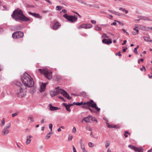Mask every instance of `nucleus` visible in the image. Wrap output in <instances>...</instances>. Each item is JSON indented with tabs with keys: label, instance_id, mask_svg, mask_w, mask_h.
<instances>
[{
	"label": "nucleus",
	"instance_id": "nucleus-51",
	"mask_svg": "<svg viewBox=\"0 0 152 152\" xmlns=\"http://www.w3.org/2000/svg\"><path fill=\"white\" fill-rule=\"evenodd\" d=\"M48 3L50 4L51 5L52 3L49 0H45Z\"/></svg>",
	"mask_w": 152,
	"mask_h": 152
},
{
	"label": "nucleus",
	"instance_id": "nucleus-15",
	"mask_svg": "<svg viewBox=\"0 0 152 152\" xmlns=\"http://www.w3.org/2000/svg\"><path fill=\"white\" fill-rule=\"evenodd\" d=\"M46 85V83H42V85L40 86L41 91L42 92L45 91Z\"/></svg>",
	"mask_w": 152,
	"mask_h": 152
},
{
	"label": "nucleus",
	"instance_id": "nucleus-10",
	"mask_svg": "<svg viewBox=\"0 0 152 152\" xmlns=\"http://www.w3.org/2000/svg\"><path fill=\"white\" fill-rule=\"evenodd\" d=\"M61 26V24L59 22L56 20H54L52 27L53 30H56L59 28Z\"/></svg>",
	"mask_w": 152,
	"mask_h": 152
},
{
	"label": "nucleus",
	"instance_id": "nucleus-19",
	"mask_svg": "<svg viewBox=\"0 0 152 152\" xmlns=\"http://www.w3.org/2000/svg\"><path fill=\"white\" fill-rule=\"evenodd\" d=\"M15 83V85L20 87V88L21 87H23L22 84L20 82L16 81Z\"/></svg>",
	"mask_w": 152,
	"mask_h": 152
},
{
	"label": "nucleus",
	"instance_id": "nucleus-33",
	"mask_svg": "<svg viewBox=\"0 0 152 152\" xmlns=\"http://www.w3.org/2000/svg\"><path fill=\"white\" fill-rule=\"evenodd\" d=\"M88 146L90 148H92L94 146V144L91 142H89L88 143Z\"/></svg>",
	"mask_w": 152,
	"mask_h": 152
},
{
	"label": "nucleus",
	"instance_id": "nucleus-48",
	"mask_svg": "<svg viewBox=\"0 0 152 152\" xmlns=\"http://www.w3.org/2000/svg\"><path fill=\"white\" fill-rule=\"evenodd\" d=\"M143 69H144V70L145 71V68L144 66H142V68H141L140 69V70L141 71H142L143 70Z\"/></svg>",
	"mask_w": 152,
	"mask_h": 152
},
{
	"label": "nucleus",
	"instance_id": "nucleus-53",
	"mask_svg": "<svg viewBox=\"0 0 152 152\" xmlns=\"http://www.w3.org/2000/svg\"><path fill=\"white\" fill-rule=\"evenodd\" d=\"M142 20H148V19L146 17H144V18H143Z\"/></svg>",
	"mask_w": 152,
	"mask_h": 152
},
{
	"label": "nucleus",
	"instance_id": "nucleus-28",
	"mask_svg": "<svg viewBox=\"0 0 152 152\" xmlns=\"http://www.w3.org/2000/svg\"><path fill=\"white\" fill-rule=\"evenodd\" d=\"M88 117H84L82 121H85V122L86 123H88V122H89V121H88Z\"/></svg>",
	"mask_w": 152,
	"mask_h": 152
},
{
	"label": "nucleus",
	"instance_id": "nucleus-39",
	"mask_svg": "<svg viewBox=\"0 0 152 152\" xmlns=\"http://www.w3.org/2000/svg\"><path fill=\"white\" fill-rule=\"evenodd\" d=\"M18 114L19 113L18 112L14 113L12 114V117H14L15 116H16L18 115Z\"/></svg>",
	"mask_w": 152,
	"mask_h": 152
},
{
	"label": "nucleus",
	"instance_id": "nucleus-35",
	"mask_svg": "<svg viewBox=\"0 0 152 152\" xmlns=\"http://www.w3.org/2000/svg\"><path fill=\"white\" fill-rule=\"evenodd\" d=\"M110 143L108 141H106L105 142V147L107 148L110 145Z\"/></svg>",
	"mask_w": 152,
	"mask_h": 152
},
{
	"label": "nucleus",
	"instance_id": "nucleus-45",
	"mask_svg": "<svg viewBox=\"0 0 152 152\" xmlns=\"http://www.w3.org/2000/svg\"><path fill=\"white\" fill-rule=\"evenodd\" d=\"M76 131V129L75 127H73L72 130V132L74 133H75Z\"/></svg>",
	"mask_w": 152,
	"mask_h": 152
},
{
	"label": "nucleus",
	"instance_id": "nucleus-4",
	"mask_svg": "<svg viewBox=\"0 0 152 152\" xmlns=\"http://www.w3.org/2000/svg\"><path fill=\"white\" fill-rule=\"evenodd\" d=\"M38 70L41 75H44L48 80H50L52 78V72L50 70H49L47 68H45L43 69H38Z\"/></svg>",
	"mask_w": 152,
	"mask_h": 152
},
{
	"label": "nucleus",
	"instance_id": "nucleus-3",
	"mask_svg": "<svg viewBox=\"0 0 152 152\" xmlns=\"http://www.w3.org/2000/svg\"><path fill=\"white\" fill-rule=\"evenodd\" d=\"M55 89V90L51 91H50V94L52 97H53L59 94H61L68 99L70 100L71 99V97H70L69 95L67 92L64 90L60 88L59 87H56Z\"/></svg>",
	"mask_w": 152,
	"mask_h": 152
},
{
	"label": "nucleus",
	"instance_id": "nucleus-9",
	"mask_svg": "<svg viewBox=\"0 0 152 152\" xmlns=\"http://www.w3.org/2000/svg\"><path fill=\"white\" fill-rule=\"evenodd\" d=\"M26 88L25 87H21L19 89V91L17 93V94L18 97H23L26 95Z\"/></svg>",
	"mask_w": 152,
	"mask_h": 152
},
{
	"label": "nucleus",
	"instance_id": "nucleus-27",
	"mask_svg": "<svg viewBox=\"0 0 152 152\" xmlns=\"http://www.w3.org/2000/svg\"><path fill=\"white\" fill-rule=\"evenodd\" d=\"M80 148L82 150L83 152H87V151L85 149V146L84 145L81 146Z\"/></svg>",
	"mask_w": 152,
	"mask_h": 152
},
{
	"label": "nucleus",
	"instance_id": "nucleus-52",
	"mask_svg": "<svg viewBox=\"0 0 152 152\" xmlns=\"http://www.w3.org/2000/svg\"><path fill=\"white\" fill-rule=\"evenodd\" d=\"M114 12V14H115L116 15H120V14L119 12H116L115 11L114 12Z\"/></svg>",
	"mask_w": 152,
	"mask_h": 152
},
{
	"label": "nucleus",
	"instance_id": "nucleus-23",
	"mask_svg": "<svg viewBox=\"0 0 152 152\" xmlns=\"http://www.w3.org/2000/svg\"><path fill=\"white\" fill-rule=\"evenodd\" d=\"M143 38L144 40L146 41L151 42L152 41V40L150 39V38L148 37H144Z\"/></svg>",
	"mask_w": 152,
	"mask_h": 152
},
{
	"label": "nucleus",
	"instance_id": "nucleus-44",
	"mask_svg": "<svg viewBox=\"0 0 152 152\" xmlns=\"http://www.w3.org/2000/svg\"><path fill=\"white\" fill-rule=\"evenodd\" d=\"M93 7L97 8H99V6L98 5L93 4Z\"/></svg>",
	"mask_w": 152,
	"mask_h": 152
},
{
	"label": "nucleus",
	"instance_id": "nucleus-18",
	"mask_svg": "<svg viewBox=\"0 0 152 152\" xmlns=\"http://www.w3.org/2000/svg\"><path fill=\"white\" fill-rule=\"evenodd\" d=\"M92 27V26L90 24H84V28H90Z\"/></svg>",
	"mask_w": 152,
	"mask_h": 152
},
{
	"label": "nucleus",
	"instance_id": "nucleus-49",
	"mask_svg": "<svg viewBox=\"0 0 152 152\" xmlns=\"http://www.w3.org/2000/svg\"><path fill=\"white\" fill-rule=\"evenodd\" d=\"M116 56L118 55L119 56H121V52L119 51L118 53H117L115 54Z\"/></svg>",
	"mask_w": 152,
	"mask_h": 152
},
{
	"label": "nucleus",
	"instance_id": "nucleus-26",
	"mask_svg": "<svg viewBox=\"0 0 152 152\" xmlns=\"http://www.w3.org/2000/svg\"><path fill=\"white\" fill-rule=\"evenodd\" d=\"M53 134V133L51 132H49L47 135L45 137V139L46 140L48 139L50 137L51 135Z\"/></svg>",
	"mask_w": 152,
	"mask_h": 152
},
{
	"label": "nucleus",
	"instance_id": "nucleus-24",
	"mask_svg": "<svg viewBox=\"0 0 152 152\" xmlns=\"http://www.w3.org/2000/svg\"><path fill=\"white\" fill-rule=\"evenodd\" d=\"M86 93L84 91H83L80 93L79 94V96H86Z\"/></svg>",
	"mask_w": 152,
	"mask_h": 152
},
{
	"label": "nucleus",
	"instance_id": "nucleus-50",
	"mask_svg": "<svg viewBox=\"0 0 152 152\" xmlns=\"http://www.w3.org/2000/svg\"><path fill=\"white\" fill-rule=\"evenodd\" d=\"M133 30L136 31L137 34H138L139 33V30L135 28H133Z\"/></svg>",
	"mask_w": 152,
	"mask_h": 152
},
{
	"label": "nucleus",
	"instance_id": "nucleus-36",
	"mask_svg": "<svg viewBox=\"0 0 152 152\" xmlns=\"http://www.w3.org/2000/svg\"><path fill=\"white\" fill-rule=\"evenodd\" d=\"M62 9L61 6H57L56 7V10H60Z\"/></svg>",
	"mask_w": 152,
	"mask_h": 152
},
{
	"label": "nucleus",
	"instance_id": "nucleus-13",
	"mask_svg": "<svg viewBox=\"0 0 152 152\" xmlns=\"http://www.w3.org/2000/svg\"><path fill=\"white\" fill-rule=\"evenodd\" d=\"M49 107L50 110L51 111L57 110L59 108L57 107H55L53 106L51 104L49 105Z\"/></svg>",
	"mask_w": 152,
	"mask_h": 152
},
{
	"label": "nucleus",
	"instance_id": "nucleus-38",
	"mask_svg": "<svg viewBox=\"0 0 152 152\" xmlns=\"http://www.w3.org/2000/svg\"><path fill=\"white\" fill-rule=\"evenodd\" d=\"M95 29L96 30L101 31L102 30V28L96 26Z\"/></svg>",
	"mask_w": 152,
	"mask_h": 152
},
{
	"label": "nucleus",
	"instance_id": "nucleus-57",
	"mask_svg": "<svg viewBox=\"0 0 152 152\" xmlns=\"http://www.w3.org/2000/svg\"><path fill=\"white\" fill-rule=\"evenodd\" d=\"M62 12H63V13H67V11H66V10H65V9H64V10H62Z\"/></svg>",
	"mask_w": 152,
	"mask_h": 152
},
{
	"label": "nucleus",
	"instance_id": "nucleus-29",
	"mask_svg": "<svg viewBox=\"0 0 152 152\" xmlns=\"http://www.w3.org/2000/svg\"><path fill=\"white\" fill-rule=\"evenodd\" d=\"M82 105V107L83 108L87 109H88L89 108V106L88 105L83 104V105Z\"/></svg>",
	"mask_w": 152,
	"mask_h": 152
},
{
	"label": "nucleus",
	"instance_id": "nucleus-7",
	"mask_svg": "<svg viewBox=\"0 0 152 152\" xmlns=\"http://www.w3.org/2000/svg\"><path fill=\"white\" fill-rule=\"evenodd\" d=\"M23 33L20 31H16L13 33L12 37L13 38H19L23 36Z\"/></svg>",
	"mask_w": 152,
	"mask_h": 152
},
{
	"label": "nucleus",
	"instance_id": "nucleus-25",
	"mask_svg": "<svg viewBox=\"0 0 152 152\" xmlns=\"http://www.w3.org/2000/svg\"><path fill=\"white\" fill-rule=\"evenodd\" d=\"M28 120H30V121H29L30 123H31L33 122L34 121V119L33 117H32L31 116H29L28 118Z\"/></svg>",
	"mask_w": 152,
	"mask_h": 152
},
{
	"label": "nucleus",
	"instance_id": "nucleus-1",
	"mask_svg": "<svg viewBox=\"0 0 152 152\" xmlns=\"http://www.w3.org/2000/svg\"><path fill=\"white\" fill-rule=\"evenodd\" d=\"M11 16L12 19L16 21H27L30 20V18L25 16L23 11L19 8H17L13 11Z\"/></svg>",
	"mask_w": 152,
	"mask_h": 152
},
{
	"label": "nucleus",
	"instance_id": "nucleus-22",
	"mask_svg": "<svg viewBox=\"0 0 152 152\" xmlns=\"http://www.w3.org/2000/svg\"><path fill=\"white\" fill-rule=\"evenodd\" d=\"M14 28L16 30H21L23 28V27H22L20 25H18L15 26Z\"/></svg>",
	"mask_w": 152,
	"mask_h": 152
},
{
	"label": "nucleus",
	"instance_id": "nucleus-58",
	"mask_svg": "<svg viewBox=\"0 0 152 152\" xmlns=\"http://www.w3.org/2000/svg\"><path fill=\"white\" fill-rule=\"evenodd\" d=\"M91 22L92 23L94 24H96V21L94 20H91Z\"/></svg>",
	"mask_w": 152,
	"mask_h": 152
},
{
	"label": "nucleus",
	"instance_id": "nucleus-21",
	"mask_svg": "<svg viewBox=\"0 0 152 152\" xmlns=\"http://www.w3.org/2000/svg\"><path fill=\"white\" fill-rule=\"evenodd\" d=\"M32 137V136L31 135H29V136H28L27 137V140H26V143L27 145L28 144L30 143V142L31 140L30 139Z\"/></svg>",
	"mask_w": 152,
	"mask_h": 152
},
{
	"label": "nucleus",
	"instance_id": "nucleus-30",
	"mask_svg": "<svg viewBox=\"0 0 152 152\" xmlns=\"http://www.w3.org/2000/svg\"><path fill=\"white\" fill-rule=\"evenodd\" d=\"M119 10H121L122 11H123V12H125V13H126V14H127L128 13V10H125V9L124 8H121V7H120L119 8Z\"/></svg>",
	"mask_w": 152,
	"mask_h": 152
},
{
	"label": "nucleus",
	"instance_id": "nucleus-47",
	"mask_svg": "<svg viewBox=\"0 0 152 152\" xmlns=\"http://www.w3.org/2000/svg\"><path fill=\"white\" fill-rule=\"evenodd\" d=\"M144 61V60L143 58H140V59L138 61V64H140V61H141L142 62H143Z\"/></svg>",
	"mask_w": 152,
	"mask_h": 152
},
{
	"label": "nucleus",
	"instance_id": "nucleus-17",
	"mask_svg": "<svg viewBox=\"0 0 152 152\" xmlns=\"http://www.w3.org/2000/svg\"><path fill=\"white\" fill-rule=\"evenodd\" d=\"M73 104H74V105H76L77 106H80L82 105H83V104H86V102H74L73 103Z\"/></svg>",
	"mask_w": 152,
	"mask_h": 152
},
{
	"label": "nucleus",
	"instance_id": "nucleus-56",
	"mask_svg": "<svg viewBox=\"0 0 152 152\" xmlns=\"http://www.w3.org/2000/svg\"><path fill=\"white\" fill-rule=\"evenodd\" d=\"M73 152H77L75 147L73 145Z\"/></svg>",
	"mask_w": 152,
	"mask_h": 152
},
{
	"label": "nucleus",
	"instance_id": "nucleus-6",
	"mask_svg": "<svg viewBox=\"0 0 152 152\" xmlns=\"http://www.w3.org/2000/svg\"><path fill=\"white\" fill-rule=\"evenodd\" d=\"M86 104L89 105V107H91L93 108H95L98 111H99L100 110V108L97 107L96 104L92 100H91L86 102Z\"/></svg>",
	"mask_w": 152,
	"mask_h": 152
},
{
	"label": "nucleus",
	"instance_id": "nucleus-64",
	"mask_svg": "<svg viewBox=\"0 0 152 152\" xmlns=\"http://www.w3.org/2000/svg\"><path fill=\"white\" fill-rule=\"evenodd\" d=\"M135 148H136V147H135V146L132 145V147L131 149L132 150H134V149H135Z\"/></svg>",
	"mask_w": 152,
	"mask_h": 152
},
{
	"label": "nucleus",
	"instance_id": "nucleus-40",
	"mask_svg": "<svg viewBox=\"0 0 152 152\" xmlns=\"http://www.w3.org/2000/svg\"><path fill=\"white\" fill-rule=\"evenodd\" d=\"M87 117H88V119L89 122L90 120L91 121V120H93V117L89 115Z\"/></svg>",
	"mask_w": 152,
	"mask_h": 152
},
{
	"label": "nucleus",
	"instance_id": "nucleus-37",
	"mask_svg": "<svg viewBox=\"0 0 152 152\" xmlns=\"http://www.w3.org/2000/svg\"><path fill=\"white\" fill-rule=\"evenodd\" d=\"M139 47V46L138 45L137 47L135 48L134 49V52L136 53H137V50L138 48Z\"/></svg>",
	"mask_w": 152,
	"mask_h": 152
},
{
	"label": "nucleus",
	"instance_id": "nucleus-2",
	"mask_svg": "<svg viewBox=\"0 0 152 152\" xmlns=\"http://www.w3.org/2000/svg\"><path fill=\"white\" fill-rule=\"evenodd\" d=\"M21 80L23 83L28 87H31L34 84L33 78L27 73H26L23 75Z\"/></svg>",
	"mask_w": 152,
	"mask_h": 152
},
{
	"label": "nucleus",
	"instance_id": "nucleus-62",
	"mask_svg": "<svg viewBox=\"0 0 152 152\" xmlns=\"http://www.w3.org/2000/svg\"><path fill=\"white\" fill-rule=\"evenodd\" d=\"M80 2L82 3V4H85V5H86L87 4V3H86L84 1H82Z\"/></svg>",
	"mask_w": 152,
	"mask_h": 152
},
{
	"label": "nucleus",
	"instance_id": "nucleus-31",
	"mask_svg": "<svg viewBox=\"0 0 152 152\" xmlns=\"http://www.w3.org/2000/svg\"><path fill=\"white\" fill-rule=\"evenodd\" d=\"M5 120L4 118H3L1 121V126H2L4 125L5 124Z\"/></svg>",
	"mask_w": 152,
	"mask_h": 152
},
{
	"label": "nucleus",
	"instance_id": "nucleus-32",
	"mask_svg": "<svg viewBox=\"0 0 152 152\" xmlns=\"http://www.w3.org/2000/svg\"><path fill=\"white\" fill-rule=\"evenodd\" d=\"M78 29H80L82 28H84V24H83L77 27Z\"/></svg>",
	"mask_w": 152,
	"mask_h": 152
},
{
	"label": "nucleus",
	"instance_id": "nucleus-63",
	"mask_svg": "<svg viewBox=\"0 0 152 152\" xmlns=\"http://www.w3.org/2000/svg\"><path fill=\"white\" fill-rule=\"evenodd\" d=\"M74 104H73V103L72 104H67L70 107L71 106H72Z\"/></svg>",
	"mask_w": 152,
	"mask_h": 152
},
{
	"label": "nucleus",
	"instance_id": "nucleus-34",
	"mask_svg": "<svg viewBox=\"0 0 152 152\" xmlns=\"http://www.w3.org/2000/svg\"><path fill=\"white\" fill-rule=\"evenodd\" d=\"M86 130H87L89 131H91L92 130L90 126H87L86 127Z\"/></svg>",
	"mask_w": 152,
	"mask_h": 152
},
{
	"label": "nucleus",
	"instance_id": "nucleus-41",
	"mask_svg": "<svg viewBox=\"0 0 152 152\" xmlns=\"http://www.w3.org/2000/svg\"><path fill=\"white\" fill-rule=\"evenodd\" d=\"M58 98L59 99L62 100L64 102H66V100L63 97L61 96H58Z\"/></svg>",
	"mask_w": 152,
	"mask_h": 152
},
{
	"label": "nucleus",
	"instance_id": "nucleus-12",
	"mask_svg": "<svg viewBox=\"0 0 152 152\" xmlns=\"http://www.w3.org/2000/svg\"><path fill=\"white\" fill-rule=\"evenodd\" d=\"M102 42L104 44L109 45L112 43V40L111 39H104L102 40Z\"/></svg>",
	"mask_w": 152,
	"mask_h": 152
},
{
	"label": "nucleus",
	"instance_id": "nucleus-8",
	"mask_svg": "<svg viewBox=\"0 0 152 152\" xmlns=\"http://www.w3.org/2000/svg\"><path fill=\"white\" fill-rule=\"evenodd\" d=\"M11 124L10 123H9L4 128L2 131V134L3 135H6L10 132L9 129L10 127Z\"/></svg>",
	"mask_w": 152,
	"mask_h": 152
},
{
	"label": "nucleus",
	"instance_id": "nucleus-14",
	"mask_svg": "<svg viewBox=\"0 0 152 152\" xmlns=\"http://www.w3.org/2000/svg\"><path fill=\"white\" fill-rule=\"evenodd\" d=\"M106 124H107V126L108 128H118V126L115 125L109 124L108 123H106Z\"/></svg>",
	"mask_w": 152,
	"mask_h": 152
},
{
	"label": "nucleus",
	"instance_id": "nucleus-42",
	"mask_svg": "<svg viewBox=\"0 0 152 152\" xmlns=\"http://www.w3.org/2000/svg\"><path fill=\"white\" fill-rule=\"evenodd\" d=\"M92 113H94L95 112V111L94 109H92L91 108H90V107H89V108L88 109Z\"/></svg>",
	"mask_w": 152,
	"mask_h": 152
},
{
	"label": "nucleus",
	"instance_id": "nucleus-54",
	"mask_svg": "<svg viewBox=\"0 0 152 152\" xmlns=\"http://www.w3.org/2000/svg\"><path fill=\"white\" fill-rule=\"evenodd\" d=\"M116 25L117 23L116 22H113L111 24V25Z\"/></svg>",
	"mask_w": 152,
	"mask_h": 152
},
{
	"label": "nucleus",
	"instance_id": "nucleus-46",
	"mask_svg": "<svg viewBox=\"0 0 152 152\" xmlns=\"http://www.w3.org/2000/svg\"><path fill=\"white\" fill-rule=\"evenodd\" d=\"M53 127V125L52 124H50L49 125V128L50 129L51 131H52V129Z\"/></svg>",
	"mask_w": 152,
	"mask_h": 152
},
{
	"label": "nucleus",
	"instance_id": "nucleus-11",
	"mask_svg": "<svg viewBox=\"0 0 152 152\" xmlns=\"http://www.w3.org/2000/svg\"><path fill=\"white\" fill-rule=\"evenodd\" d=\"M28 13L29 14L34 17L35 18H37L39 19H41L42 17L39 14H37L35 13H33L31 12H29Z\"/></svg>",
	"mask_w": 152,
	"mask_h": 152
},
{
	"label": "nucleus",
	"instance_id": "nucleus-16",
	"mask_svg": "<svg viewBox=\"0 0 152 152\" xmlns=\"http://www.w3.org/2000/svg\"><path fill=\"white\" fill-rule=\"evenodd\" d=\"M63 104L66 110L67 111L70 112L71 111V110L70 109V107L67 105L66 103H63Z\"/></svg>",
	"mask_w": 152,
	"mask_h": 152
},
{
	"label": "nucleus",
	"instance_id": "nucleus-60",
	"mask_svg": "<svg viewBox=\"0 0 152 152\" xmlns=\"http://www.w3.org/2000/svg\"><path fill=\"white\" fill-rule=\"evenodd\" d=\"M124 134H129V135L130 134V133H129V132L128 131H125L124 132Z\"/></svg>",
	"mask_w": 152,
	"mask_h": 152
},
{
	"label": "nucleus",
	"instance_id": "nucleus-59",
	"mask_svg": "<svg viewBox=\"0 0 152 152\" xmlns=\"http://www.w3.org/2000/svg\"><path fill=\"white\" fill-rule=\"evenodd\" d=\"M127 42V41L126 40H125L124 41V42L122 44V45H124Z\"/></svg>",
	"mask_w": 152,
	"mask_h": 152
},
{
	"label": "nucleus",
	"instance_id": "nucleus-55",
	"mask_svg": "<svg viewBox=\"0 0 152 152\" xmlns=\"http://www.w3.org/2000/svg\"><path fill=\"white\" fill-rule=\"evenodd\" d=\"M82 139H80V142H79V143H80V146H81L82 145H83L82 144Z\"/></svg>",
	"mask_w": 152,
	"mask_h": 152
},
{
	"label": "nucleus",
	"instance_id": "nucleus-20",
	"mask_svg": "<svg viewBox=\"0 0 152 152\" xmlns=\"http://www.w3.org/2000/svg\"><path fill=\"white\" fill-rule=\"evenodd\" d=\"M134 151L136 152H143L142 148L139 147H136Z\"/></svg>",
	"mask_w": 152,
	"mask_h": 152
},
{
	"label": "nucleus",
	"instance_id": "nucleus-43",
	"mask_svg": "<svg viewBox=\"0 0 152 152\" xmlns=\"http://www.w3.org/2000/svg\"><path fill=\"white\" fill-rule=\"evenodd\" d=\"M72 138H73V137L72 135H69L68 137V141H69L70 140H72Z\"/></svg>",
	"mask_w": 152,
	"mask_h": 152
},
{
	"label": "nucleus",
	"instance_id": "nucleus-61",
	"mask_svg": "<svg viewBox=\"0 0 152 152\" xmlns=\"http://www.w3.org/2000/svg\"><path fill=\"white\" fill-rule=\"evenodd\" d=\"M86 5H87L89 7H93V4H87Z\"/></svg>",
	"mask_w": 152,
	"mask_h": 152
},
{
	"label": "nucleus",
	"instance_id": "nucleus-5",
	"mask_svg": "<svg viewBox=\"0 0 152 152\" xmlns=\"http://www.w3.org/2000/svg\"><path fill=\"white\" fill-rule=\"evenodd\" d=\"M63 16L66 18L68 21L72 23L76 22L77 20V16L73 15H68L66 14H64Z\"/></svg>",
	"mask_w": 152,
	"mask_h": 152
}]
</instances>
